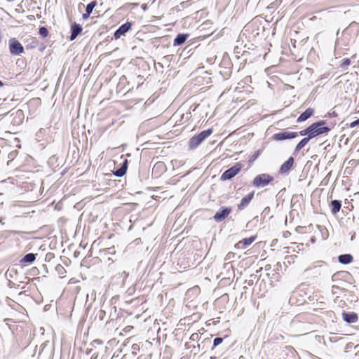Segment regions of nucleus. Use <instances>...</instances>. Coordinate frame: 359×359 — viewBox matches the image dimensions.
I'll list each match as a JSON object with an SVG mask.
<instances>
[{"label":"nucleus","instance_id":"nucleus-1","mask_svg":"<svg viewBox=\"0 0 359 359\" xmlns=\"http://www.w3.org/2000/svg\"><path fill=\"white\" fill-rule=\"evenodd\" d=\"M359 33V23L352 22L342 32L341 36L337 37L335 41V55L343 54V50H348L349 46L352 44Z\"/></svg>","mask_w":359,"mask_h":359},{"label":"nucleus","instance_id":"nucleus-2","mask_svg":"<svg viewBox=\"0 0 359 359\" xmlns=\"http://www.w3.org/2000/svg\"><path fill=\"white\" fill-rule=\"evenodd\" d=\"M306 315L297 316L291 322L292 329L299 335L305 334L312 332V324L304 322Z\"/></svg>","mask_w":359,"mask_h":359},{"label":"nucleus","instance_id":"nucleus-3","mask_svg":"<svg viewBox=\"0 0 359 359\" xmlns=\"http://www.w3.org/2000/svg\"><path fill=\"white\" fill-rule=\"evenodd\" d=\"M326 123V121L320 120L315 122L309 126L310 133L309 134V138L313 139L318 135L328 133L331 130V128L327 126H324Z\"/></svg>","mask_w":359,"mask_h":359},{"label":"nucleus","instance_id":"nucleus-4","mask_svg":"<svg viewBox=\"0 0 359 359\" xmlns=\"http://www.w3.org/2000/svg\"><path fill=\"white\" fill-rule=\"evenodd\" d=\"M213 132L212 128H208L193 136L189 141V148L194 149L198 147L208 137H209Z\"/></svg>","mask_w":359,"mask_h":359},{"label":"nucleus","instance_id":"nucleus-5","mask_svg":"<svg viewBox=\"0 0 359 359\" xmlns=\"http://www.w3.org/2000/svg\"><path fill=\"white\" fill-rule=\"evenodd\" d=\"M274 180L273 176L267 173L257 175L252 181V185L257 188H261L269 185Z\"/></svg>","mask_w":359,"mask_h":359},{"label":"nucleus","instance_id":"nucleus-6","mask_svg":"<svg viewBox=\"0 0 359 359\" xmlns=\"http://www.w3.org/2000/svg\"><path fill=\"white\" fill-rule=\"evenodd\" d=\"M243 165L241 163H236L234 165L225 170L221 175L220 179L222 181L229 180L235 177L243 168Z\"/></svg>","mask_w":359,"mask_h":359},{"label":"nucleus","instance_id":"nucleus-7","mask_svg":"<svg viewBox=\"0 0 359 359\" xmlns=\"http://www.w3.org/2000/svg\"><path fill=\"white\" fill-rule=\"evenodd\" d=\"M9 50L13 55H20L25 52L22 45L15 38L9 40Z\"/></svg>","mask_w":359,"mask_h":359},{"label":"nucleus","instance_id":"nucleus-8","mask_svg":"<svg viewBox=\"0 0 359 359\" xmlns=\"http://www.w3.org/2000/svg\"><path fill=\"white\" fill-rule=\"evenodd\" d=\"M232 209L231 207H222L214 215L213 218L217 222L224 221L231 213Z\"/></svg>","mask_w":359,"mask_h":359},{"label":"nucleus","instance_id":"nucleus-9","mask_svg":"<svg viewBox=\"0 0 359 359\" xmlns=\"http://www.w3.org/2000/svg\"><path fill=\"white\" fill-rule=\"evenodd\" d=\"M132 22L127 21L126 23L121 25L114 33L115 39H118L121 36H124L129 30L131 29L133 26Z\"/></svg>","mask_w":359,"mask_h":359},{"label":"nucleus","instance_id":"nucleus-10","mask_svg":"<svg viewBox=\"0 0 359 359\" xmlns=\"http://www.w3.org/2000/svg\"><path fill=\"white\" fill-rule=\"evenodd\" d=\"M297 136V132L281 131L280 133H275L273 135V139L276 141H282L287 139H293Z\"/></svg>","mask_w":359,"mask_h":359},{"label":"nucleus","instance_id":"nucleus-11","mask_svg":"<svg viewBox=\"0 0 359 359\" xmlns=\"http://www.w3.org/2000/svg\"><path fill=\"white\" fill-rule=\"evenodd\" d=\"M167 170L165 164L162 161L156 162L152 170V176L158 178Z\"/></svg>","mask_w":359,"mask_h":359},{"label":"nucleus","instance_id":"nucleus-12","mask_svg":"<svg viewBox=\"0 0 359 359\" xmlns=\"http://www.w3.org/2000/svg\"><path fill=\"white\" fill-rule=\"evenodd\" d=\"M51 352L47 348V344L43 343L39 347V351L38 353V359H50Z\"/></svg>","mask_w":359,"mask_h":359},{"label":"nucleus","instance_id":"nucleus-13","mask_svg":"<svg viewBox=\"0 0 359 359\" xmlns=\"http://www.w3.org/2000/svg\"><path fill=\"white\" fill-rule=\"evenodd\" d=\"M342 318L347 323H353L358 321V316L355 312L343 311Z\"/></svg>","mask_w":359,"mask_h":359},{"label":"nucleus","instance_id":"nucleus-14","mask_svg":"<svg viewBox=\"0 0 359 359\" xmlns=\"http://www.w3.org/2000/svg\"><path fill=\"white\" fill-rule=\"evenodd\" d=\"M83 28L81 25L74 22L71 26V34L69 40H74L82 32Z\"/></svg>","mask_w":359,"mask_h":359},{"label":"nucleus","instance_id":"nucleus-15","mask_svg":"<svg viewBox=\"0 0 359 359\" xmlns=\"http://www.w3.org/2000/svg\"><path fill=\"white\" fill-rule=\"evenodd\" d=\"M294 160L293 157H290L285 162H284L279 170L280 174H285L289 172L294 164Z\"/></svg>","mask_w":359,"mask_h":359},{"label":"nucleus","instance_id":"nucleus-16","mask_svg":"<svg viewBox=\"0 0 359 359\" xmlns=\"http://www.w3.org/2000/svg\"><path fill=\"white\" fill-rule=\"evenodd\" d=\"M255 192L252 191L245 197L242 198L241 203L238 205V209L242 210L245 209L250 203L254 197Z\"/></svg>","mask_w":359,"mask_h":359},{"label":"nucleus","instance_id":"nucleus-17","mask_svg":"<svg viewBox=\"0 0 359 359\" xmlns=\"http://www.w3.org/2000/svg\"><path fill=\"white\" fill-rule=\"evenodd\" d=\"M128 161L127 159L125 158L123 162L121 163V165L120 166V168H118L113 171V174L115 176L118 177H123L126 173V171L128 169Z\"/></svg>","mask_w":359,"mask_h":359},{"label":"nucleus","instance_id":"nucleus-18","mask_svg":"<svg viewBox=\"0 0 359 359\" xmlns=\"http://www.w3.org/2000/svg\"><path fill=\"white\" fill-rule=\"evenodd\" d=\"M255 239L256 236H250L249 238H243L242 241L236 244L235 246L238 248H245L250 245L255 241Z\"/></svg>","mask_w":359,"mask_h":359},{"label":"nucleus","instance_id":"nucleus-19","mask_svg":"<svg viewBox=\"0 0 359 359\" xmlns=\"http://www.w3.org/2000/svg\"><path fill=\"white\" fill-rule=\"evenodd\" d=\"M329 207L330 208L332 214L334 215L339 212L341 208V201L339 200H332L330 201Z\"/></svg>","mask_w":359,"mask_h":359},{"label":"nucleus","instance_id":"nucleus-20","mask_svg":"<svg viewBox=\"0 0 359 359\" xmlns=\"http://www.w3.org/2000/svg\"><path fill=\"white\" fill-rule=\"evenodd\" d=\"M314 113V109L312 108H308L300 114V116L298 117L297 122L301 123L303 121H306L309 118H310Z\"/></svg>","mask_w":359,"mask_h":359},{"label":"nucleus","instance_id":"nucleus-21","mask_svg":"<svg viewBox=\"0 0 359 359\" xmlns=\"http://www.w3.org/2000/svg\"><path fill=\"white\" fill-rule=\"evenodd\" d=\"M189 36L188 34H178L173 41L174 46H178L183 44Z\"/></svg>","mask_w":359,"mask_h":359},{"label":"nucleus","instance_id":"nucleus-22","mask_svg":"<svg viewBox=\"0 0 359 359\" xmlns=\"http://www.w3.org/2000/svg\"><path fill=\"white\" fill-rule=\"evenodd\" d=\"M36 257V254L28 253L26 254L20 260V264H32L33 263Z\"/></svg>","mask_w":359,"mask_h":359},{"label":"nucleus","instance_id":"nucleus-23","mask_svg":"<svg viewBox=\"0 0 359 359\" xmlns=\"http://www.w3.org/2000/svg\"><path fill=\"white\" fill-rule=\"evenodd\" d=\"M311 138H309V136H306L301 140V141L297 144L294 150V154H297L302 148H304L308 142L311 140Z\"/></svg>","mask_w":359,"mask_h":359},{"label":"nucleus","instance_id":"nucleus-24","mask_svg":"<svg viewBox=\"0 0 359 359\" xmlns=\"http://www.w3.org/2000/svg\"><path fill=\"white\" fill-rule=\"evenodd\" d=\"M353 259V256L351 254H343L338 257L339 262L343 264L351 263Z\"/></svg>","mask_w":359,"mask_h":359},{"label":"nucleus","instance_id":"nucleus-25","mask_svg":"<svg viewBox=\"0 0 359 359\" xmlns=\"http://www.w3.org/2000/svg\"><path fill=\"white\" fill-rule=\"evenodd\" d=\"M349 275L350 274L347 271H338L332 275V280L337 281L338 280L345 278L346 276Z\"/></svg>","mask_w":359,"mask_h":359},{"label":"nucleus","instance_id":"nucleus-26","mask_svg":"<svg viewBox=\"0 0 359 359\" xmlns=\"http://www.w3.org/2000/svg\"><path fill=\"white\" fill-rule=\"evenodd\" d=\"M24 118V113L22 110L18 109L15 111L14 121L16 124H19Z\"/></svg>","mask_w":359,"mask_h":359},{"label":"nucleus","instance_id":"nucleus-27","mask_svg":"<svg viewBox=\"0 0 359 359\" xmlns=\"http://www.w3.org/2000/svg\"><path fill=\"white\" fill-rule=\"evenodd\" d=\"M96 5H97L96 1H92L88 4H87L86 8V12L91 14L94 8L96 6Z\"/></svg>","mask_w":359,"mask_h":359},{"label":"nucleus","instance_id":"nucleus-28","mask_svg":"<svg viewBox=\"0 0 359 359\" xmlns=\"http://www.w3.org/2000/svg\"><path fill=\"white\" fill-rule=\"evenodd\" d=\"M351 64V60L348 58H346L341 60L339 67L344 69H347L348 67Z\"/></svg>","mask_w":359,"mask_h":359},{"label":"nucleus","instance_id":"nucleus-29","mask_svg":"<svg viewBox=\"0 0 359 359\" xmlns=\"http://www.w3.org/2000/svg\"><path fill=\"white\" fill-rule=\"evenodd\" d=\"M39 33L42 37L45 38L48 36L49 32L48 29L46 27H41L39 28Z\"/></svg>","mask_w":359,"mask_h":359},{"label":"nucleus","instance_id":"nucleus-30","mask_svg":"<svg viewBox=\"0 0 359 359\" xmlns=\"http://www.w3.org/2000/svg\"><path fill=\"white\" fill-rule=\"evenodd\" d=\"M105 314H106L105 311L102 310V309H100L96 313V317L95 318H97L99 319V320L102 321V320H104Z\"/></svg>","mask_w":359,"mask_h":359},{"label":"nucleus","instance_id":"nucleus-31","mask_svg":"<svg viewBox=\"0 0 359 359\" xmlns=\"http://www.w3.org/2000/svg\"><path fill=\"white\" fill-rule=\"evenodd\" d=\"M235 257H236V253L232 252H229V253L226 255V257H225V259H225L226 261H231V260L235 258Z\"/></svg>","mask_w":359,"mask_h":359},{"label":"nucleus","instance_id":"nucleus-32","mask_svg":"<svg viewBox=\"0 0 359 359\" xmlns=\"http://www.w3.org/2000/svg\"><path fill=\"white\" fill-rule=\"evenodd\" d=\"M310 129H309V126H308L306 128L299 131V135L301 136H309V134L310 133Z\"/></svg>","mask_w":359,"mask_h":359},{"label":"nucleus","instance_id":"nucleus-33","mask_svg":"<svg viewBox=\"0 0 359 359\" xmlns=\"http://www.w3.org/2000/svg\"><path fill=\"white\" fill-rule=\"evenodd\" d=\"M223 341V339L222 337H216L213 340V347H216L219 345Z\"/></svg>","mask_w":359,"mask_h":359},{"label":"nucleus","instance_id":"nucleus-34","mask_svg":"<svg viewBox=\"0 0 359 359\" xmlns=\"http://www.w3.org/2000/svg\"><path fill=\"white\" fill-rule=\"evenodd\" d=\"M338 290H341V291H343L344 292V289L341 288L338 285H332V292L334 294H336L338 293Z\"/></svg>","mask_w":359,"mask_h":359},{"label":"nucleus","instance_id":"nucleus-35","mask_svg":"<svg viewBox=\"0 0 359 359\" xmlns=\"http://www.w3.org/2000/svg\"><path fill=\"white\" fill-rule=\"evenodd\" d=\"M55 270L60 273V274H63L64 272L65 271L64 267L61 265V264H57L56 266H55Z\"/></svg>","mask_w":359,"mask_h":359},{"label":"nucleus","instance_id":"nucleus-36","mask_svg":"<svg viewBox=\"0 0 359 359\" xmlns=\"http://www.w3.org/2000/svg\"><path fill=\"white\" fill-rule=\"evenodd\" d=\"M199 338H200V335L198 333H194L191 335L190 340L193 341H198V340H199Z\"/></svg>","mask_w":359,"mask_h":359},{"label":"nucleus","instance_id":"nucleus-37","mask_svg":"<svg viewBox=\"0 0 359 359\" xmlns=\"http://www.w3.org/2000/svg\"><path fill=\"white\" fill-rule=\"evenodd\" d=\"M359 124V118L350 123L351 128H354Z\"/></svg>","mask_w":359,"mask_h":359},{"label":"nucleus","instance_id":"nucleus-38","mask_svg":"<svg viewBox=\"0 0 359 359\" xmlns=\"http://www.w3.org/2000/svg\"><path fill=\"white\" fill-rule=\"evenodd\" d=\"M54 257L53 253H48L46 256V261H50Z\"/></svg>","mask_w":359,"mask_h":359},{"label":"nucleus","instance_id":"nucleus-39","mask_svg":"<svg viewBox=\"0 0 359 359\" xmlns=\"http://www.w3.org/2000/svg\"><path fill=\"white\" fill-rule=\"evenodd\" d=\"M210 343H211V339L210 338H206L202 341V344H210Z\"/></svg>","mask_w":359,"mask_h":359},{"label":"nucleus","instance_id":"nucleus-40","mask_svg":"<svg viewBox=\"0 0 359 359\" xmlns=\"http://www.w3.org/2000/svg\"><path fill=\"white\" fill-rule=\"evenodd\" d=\"M90 15V13L86 12L85 13L83 14L82 18L83 20H86L89 18Z\"/></svg>","mask_w":359,"mask_h":359},{"label":"nucleus","instance_id":"nucleus-41","mask_svg":"<svg viewBox=\"0 0 359 359\" xmlns=\"http://www.w3.org/2000/svg\"><path fill=\"white\" fill-rule=\"evenodd\" d=\"M259 155V151H257L256 153L254 154V155L252 156V160H255Z\"/></svg>","mask_w":359,"mask_h":359},{"label":"nucleus","instance_id":"nucleus-42","mask_svg":"<svg viewBox=\"0 0 359 359\" xmlns=\"http://www.w3.org/2000/svg\"><path fill=\"white\" fill-rule=\"evenodd\" d=\"M353 346V344L352 342H349L346 345V349H349V348H352Z\"/></svg>","mask_w":359,"mask_h":359},{"label":"nucleus","instance_id":"nucleus-43","mask_svg":"<svg viewBox=\"0 0 359 359\" xmlns=\"http://www.w3.org/2000/svg\"><path fill=\"white\" fill-rule=\"evenodd\" d=\"M132 348H133V350H137V349H138V346H137V344H133V345L132 346Z\"/></svg>","mask_w":359,"mask_h":359},{"label":"nucleus","instance_id":"nucleus-44","mask_svg":"<svg viewBox=\"0 0 359 359\" xmlns=\"http://www.w3.org/2000/svg\"><path fill=\"white\" fill-rule=\"evenodd\" d=\"M355 357L357 358H359V351H358L355 354Z\"/></svg>","mask_w":359,"mask_h":359},{"label":"nucleus","instance_id":"nucleus-45","mask_svg":"<svg viewBox=\"0 0 359 359\" xmlns=\"http://www.w3.org/2000/svg\"><path fill=\"white\" fill-rule=\"evenodd\" d=\"M4 86V83L0 80V87H2Z\"/></svg>","mask_w":359,"mask_h":359},{"label":"nucleus","instance_id":"nucleus-46","mask_svg":"<svg viewBox=\"0 0 359 359\" xmlns=\"http://www.w3.org/2000/svg\"><path fill=\"white\" fill-rule=\"evenodd\" d=\"M251 284H252V280H250V281L248 282V285H250Z\"/></svg>","mask_w":359,"mask_h":359},{"label":"nucleus","instance_id":"nucleus-47","mask_svg":"<svg viewBox=\"0 0 359 359\" xmlns=\"http://www.w3.org/2000/svg\"><path fill=\"white\" fill-rule=\"evenodd\" d=\"M355 349L359 348V344L356 345V346H355Z\"/></svg>","mask_w":359,"mask_h":359},{"label":"nucleus","instance_id":"nucleus-48","mask_svg":"<svg viewBox=\"0 0 359 359\" xmlns=\"http://www.w3.org/2000/svg\"><path fill=\"white\" fill-rule=\"evenodd\" d=\"M339 34V30L337 31V36H338Z\"/></svg>","mask_w":359,"mask_h":359},{"label":"nucleus","instance_id":"nucleus-49","mask_svg":"<svg viewBox=\"0 0 359 359\" xmlns=\"http://www.w3.org/2000/svg\"><path fill=\"white\" fill-rule=\"evenodd\" d=\"M0 223L4 224V223H3V221H2L1 219H0Z\"/></svg>","mask_w":359,"mask_h":359}]
</instances>
